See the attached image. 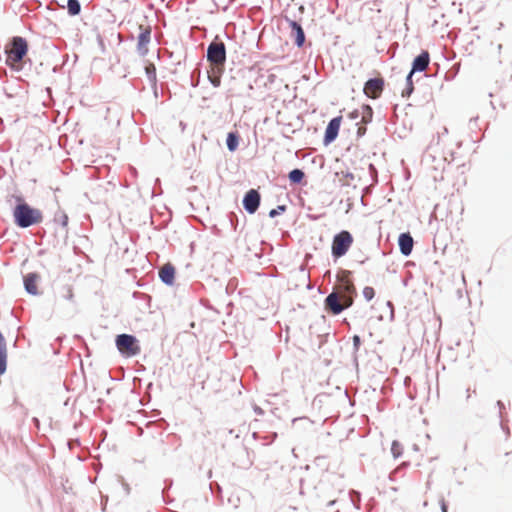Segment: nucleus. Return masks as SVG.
<instances>
[{"label": "nucleus", "instance_id": "f257e3e1", "mask_svg": "<svg viewBox=\"0 0 512 512\" xmlns=\"http://www.w3.org/2000/svg\"><path fill=\"white\" fill-rule=\"evenodd\" d=\"M28 43L20 36L13 37L5 46L6 64L16 71L23 68V58L27 55Z\"/></svg>", "mask_w": 512, "mask_h": 512}, {"label": "nucleus", "instance_id": "f03ea898", "mask_svg": "<svg viewBox=\"0 0 512 512\" xmlns=\"http://www.w3.org/2000/svg\"><path fill=\"white\" fill-rule=\"evenodd\" d=\"M13 217L16 225L21 228L39 224L43 220L42 212L39 209L32 208L24 202L15 206Z\"/></svg>", "mask_w": 512, "mask_h": 512}, {"label": "nucleus", "instance_id": "7ed1b4c3", "mask_svg": "<svg viewBox=\"0 0 512 512\" xmlns=\"http://www.w3.org/2000/svg\"><path fill=\"white\" fill-rule=\"evenodd\" d=\"M352 296L344 295L339 292L330 293L325 299V309L336 315L341 313L344 309L352 305Z\"/></svg>", "mask_w": 512, "mask_h": 512}, {"label": "nucleus", "instance_id": "20e7f679", "mask_svg": "<svg viewBox=\"0 0 512 512\" xmlns=\"http://www.w3.org/2000/svg\"><path fill=\"white\" fill-rule=\"evenodd\" d=\"M207 60L213 68H224L226 49L223 42H212L207 49Z\"/></svg>", "mask_w": 512, "mask_h": 512}, {"label": "nucleus", "instance_id": "39448f33", "mask_svg": "<svg viewBox=\"0 0 512 512\" xmlns=\"http://www.w3.org/2000/svg\"><path fill=\"white\" fill-rule=\"evenodd\" d=\"M353 243V237L350 232L343 230L336 234L332 241V255L336 258L342 257L347 253Z\"/></svg>", "mask_w": 512, "mask_h": 512}, {"label": "nucleus", "instance_id": "423d86ee", "mask_svg": "<svg viewBox=\"0 0 512 512\" xmlns=\"http://www.w3.org/2000/svg\"><path fill=\"white\" fill-rule=\"evenodd\" d=\"M116 346L121 354L131 357L140 353L137 339L129 334H121L116 338Z\"/></svg>", "mask_w": 512, "mask_h": 512}, {"label": "nucleus", "instance_id": "0eeeda50", "mask_svg": "<svg viewBox=\"0 0 512 512\" xmlns=\"http://www.w3.org/2000/svg\"><path fill=\"white\" fill-rule=\"evenodd\" d=\"M338 285L336 292L346 295H352L355 292V286L351 280V272L342 270L337 275Z\"/></svg>", "mask_w": 512, "mask_h": 512}, {"label": "nucleus", "instance_id": "6e6552de", "mask_svg": "<svg viewBox=\"0 0 512 512\" xmlns=\"http://www.w3.org/2000/svg\"><path fill=\"white\" fill-rule=\"evenodd\" d=\"M384 89L383 78H374L368 80L364 85V94L372 99H377L381 96Z\"/></svg>", "mask_w": 512, "mask_h": 512}, {"label": "nucleus", "instance_id": "1a4fd4ad", "mask_svg": "<svg viewBox=\"0 0 512 512\" xmlns=\"http://www.w3.org/2000/svg\"><path fill=\"white\" fill-rule=\"evenodd\" d=\"M139 30L137 50L140 55L145 56L148 53V44L151 40V27L140 25Z\"/></svg>", "mask_w": 512, "mask_h": 512}, {"label": "nucleus", "instance_id": "9d476101", "mask_svg": "<svg viewBox=\"0 0 512 512\" xmlns=\"http://www.w3.org/2000/svg\"><path fill=\"white\" fill-rule=\"evenodd\" d=\"M259 204L260 194L255 189L249 190L243 199V205L246 211L250 214L255 213L259 207Z\"/></svg>", "mask_w": 512, "mask_h": 512}, {"label": "nucleus", "instance_id": "9b49d317", "mask_svg": "<svg viewBox=\"0 0 512 512\" xmlns=\"http://www.w3.org/2000/svg\"><path fill=\"white\" fill-rule=\"evenodd\" d=\"M341 121H342V117L337 116V117L333 118L328 123L326 130H325V136H324L325 143H327V144L331 143L332 141H334L336 139L339 129H340Z\"/></svg>", "mask_w": 512, "mask_h": 512}, {"label": "nucleus", "instance_id": "f8f14e48", "mask_svg": "<svg viewBox=\"0 0 512 512\" xmlns=\"http://www.w3.org/2000/svg\"><path fill=\"white\" fill-rule=\"evenodd\" d=\"M430 63V55L428 51H423L420 55H418L413 63H412V70L411 74H414L415 72H423L425 71Z\"/></svg>", "mask_w": 512, "mask_h": 512}, {"label": "nucleus", "instance_id": "ddd939ff", "mask_svg": "<svg viewBox=\"0 0 512 512\" xmlns=\"http://www.w3.org/2000/svg\"><path fill=\"white\" fill-rule=\"evenodd\" d=\"M398 244L400 251L403 255L408 256L411 254L414 241L412 236L409 233H402L399 236Z\"/></svg>", "mask_w": 512, "mask_h": 512}, {"label": "nucleus", "instance_id": "4468645a", "mask_svg": "<svg viewBox=\"0 0 512 512\" xmlns=\"http://www.w3.org/2000/svg\"><path fill=\"white\" fill-rule=\"evenodd\" d=\"M159 277L160 279L168 284L172 285L175 278V268L170 263L165 264L160 270H159Z\"/></svg>", "mask_w": 512, "mask_h": 512}, {"label": "nucleus", "instance_id": "2eb2a0df", "mask_svg": "<svg viewBox=\"0 0 512 512\" xmlns=\"http://www.w3.org/2000/svg\"><path fill=\"white\" fill-rule=\"evenodd\" d=\"M39 278H40L39 275L36 273H29L28 275L25 276L24 285H25V289L28 293H30L32 295L38 294L37 283H38Z\"/></svg>", "mask_w": 512, "mask_h": 512}, {"label": "nucleus", "instance_id": "dca6fc26", "mask_svg": "<svg viewBox=\"0 0 512 512\" xmlns=\"http://www.w3.org/2000/svg\"><path fill=\"white\" fill-rule=\"evenodd\" d=\"M7 344L3 334L0 332V374L6 371Z\"/></svg>", "mask_w": 512, "mask_h": 512}, {"label": "nucleus", "instance_id": "f3484780", "mask_svg": "<svg viewBox=\"0 0 512 512\" xmlns=\"http://www.w3.org/2000/svg\"><path fill=\"white\" fill-rule=\"evenodd\" d=\"M290 26L295 32V43L297 46L301 47L305 41V34L300 24H298L296 21H291Z\"/></svg>", "mask_w": 512, "mask_h": 512}, {"label": "nucleus", "instance_id": "a211bd4d", "mask_svg": "<svg viewBox=\"0 0 512 512\" xmlns=\"http://www.w3.org/2000/svg\"><path fill=\"white\" fill-rule=\"evenodd\" d=\"M224 71V68H213L208 72V78L211 84L214 87H219L221 85V75Z\"/></svg>", "mask_w": 512, "mask_h": 512}, {"label": "nucleus", "instance_id": "6ab92c4d", "mask_svg": "<svg viewBox=\"0 0 512 512\" xmlns=\"http://www.w3.org/2000/svg\"><path fill=\"white\" fill-rule=\"evenodd\" d=\"M226 144H227L229 151H231V152L235 151L238 148V144H239L238 134L234 133V132L228 133Z\"/></svg>", "mask_w": 512, "mask_h": 512}, {"label": "nucleus", "instance_id": "aec40b11", "mask_svg": "<svg viewBox=\"0 0 512 512\" xmlns=\"http://www.w3.org/2000/svg\"><path fill=\"white\" fill-rule=\"evenodd\" d=\"M61 6L65 7V5H61ZM66 8L68 10V13L72 16L78 15L81 10L80 3L78 0H67Z\"/></svg>", "mask_w": 512, "mask_h": 512}, {"label": "nucleus", "instance_id": "412c9836", "mask_svg": "<svg viewBox=\"0 0 512 512\" xmlns=\"http://www.w3.org/2000/svg\"><path fill=\"white\" fill-rule=\"evenodd\" d=\"M145 73L147 75V78L149 82L152 85H156L157 82V76H156V68L153 63H147L145 66Z\"/></svg>", "mask_w": 512, "mask_h": 512}, {"label": "nucleus", "instance_id": "4be33fe9", "mask_svg": "<svg viewBox=\"0 0 512 512\" xmlns=\"http://www.w3.org/2000/svg\"><path fill=\"white\" fill-rule=\"evenodd\" d=\"M304 172L300 169H294L289 173V179L292 183H300L304 178Z\"/></svg>", "mask_w": 512, "mask_h": 512}, {"label": "nucleus", "instance_id": "5701e85b", "mask_svg": "<svg viewBox=\"0 0 512 512\" xmlns=\"http://www.w3.org/2000/svg\"><path fill=\"white\" fill-rule=\"evenodd\" d=\"M362 123L367 124L371 122L373 116V110L369 105H364L362 107Z\"/></svg>", "mask_w": 512, "mask_h": 512}, {"label": "nucleus", "instance_id": "b1692460", "mask_svg": "<svg viewBox=\"0 0 512 512\" xmlns=\"http://www.w3.org/2000/svg\"><path fill=\"white\" fill-rule=\"evenodd\" d=\"M391 452L395 458L402 455L403 447L398 441H393L391 445Z\"/></svg>", "mask_w": 512, "mask_h": 512}, {"label": "nucleus", "instance_id": "393cba45", "mask_svg": "<svg viewBox=\"0 0 512 512\" xmlns=\"http://www.w3.org/2000/svg\"><path fill=\"white\" fill-rule=\"evenodd\" d=\"M374 295L375 291L372 287L367 286L363 289V296L365 297L366 300L370 301L371 299H373Z\"/></svg>", "mask_w": 512, "mask_h": 512}, {"label": "nucleus", "instance_id": "a878e982", "mask_svg": "<svg viewBox=\"0 0 512 512\" xmlns=\"http://www.w3.org/2000/svg\"><path fill=\"white\" fill-rule=\"evenodd\" d=\"M412 75L411 72L409 73V75L407 76V92H406V95H410L414 89L413 87V82H412Z\"/></svg>", "mask_w": 512, "mask_h": 512}, {"label": "nucleus", "instance_id": "bb28decb", "mask_svg": "<svg viewBox=\"0 0 512 512\" xmlns=\"http://www.w3.org/2000/svg\"><path fill=\"white\" fill-rule=\"evenodd\" d=\"M285 209H286V206H284V205L278 206L276 209H272L269 212V216L273 218L279 214V211H285Z\"/></svg>", "mask_w": 512, "mask_h": 512}, {"label": "nucleus", "instance_id": "cd10ccee", "mask_svg": "<svg viewBox=\"0 0 512 512\" xmlns=\"http://www.w3.org/2000/svg\"><path fill=\"white\" fill-rule=\"evenodd\" d=\"M366 124H363L361 126L358 127V130H357V135L358 136H363L365 133H366Z\"/></svg>", "mask_w": 512, "mask_h": 512}, {"label": "nucleus", "instance_id": "c85d7f7f", "mask_svg": "<svg viewBox=\"0 0 512 512\" xmlns=\"http://www.w3.org/2000/svg\"><path fill=\"white\" fill-rule=\"evenodd\" d=\"M353 343H354L355 348H356V349H358V347H359V345H360V337H359V336H357V335H355V336L353 337Z\"/></svg>", "mask_w": 512, "mask_h": 512}, {"label": "nucleus", "instance_id": "c756f323", "mask_svg": "<svg viewBox=\"0 0 512 512\" xmlns=\"http://www.w3.org/2000/svg\"><path fill=\"white\" fill-rule=\"evenodd\" d=\"M360 113L358 110H354L349 114V117L352 119H357L359 117Z\"/></svg>", "mask_w": 512, "mask_h": 512}, {"label": "nucleus", "instance_id": "7c9ffc66", "mask_svg": "<svg viewBox=\"0 0 512 512\" xmlns=\"http://www.w3.org/2000/svg\"><path fill=\"white\" fill-rule=\"evenodd\" d=\"M67 299L71 300L73 298V290L71 287H67Z\"/></svg>", "mask_w": 512, "mask_h": 512}, {"label": "nucleus", "instance_id": "2f4dec72", "mask_svg": "<svg viewBox=\"0 0 512 512\" xmlns=\"http://www.w3.org/2000/svg\"><path fill=\"white\" fill-rule=\"evenodd\" d=\"M67 219H68V218H67V216H66V215H64V214H62V215H61V221H62V224H63V225H66V224H67Z\"/></svg>", "mask_w": 512, "mask_h": 512}, {"label": "nucleus", "instance_id": "473e14b6", "mask_svg": "<svg viewBox=\"0 0 512 512\" xmlns=\"http://www.w3.org/2000/svg\"><path fill=\"white\" fill-rule=\"evenodd\" d=\"M441 508H442L443 512H447V505L444 501H442V503H441Z\"/></svg>", "mask_w": 512, "mask_h": 512}, {"label": "nucleus", "instance_id": "72a5a7b5", "mask_svg": "<svg viewBox=\"0 0 512 512\" xmlns=\"http://www.w3.org/2000/svg\"><path fill=\"white\" fill-rule=\"evenodd\" d=\"M234 96H235V94H234V93H232L231 91H229V95H228V97H234Z\"/></svg>", "mask_w": 512, "mask_h": 512}]
</instances>
